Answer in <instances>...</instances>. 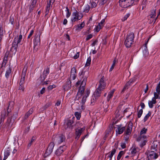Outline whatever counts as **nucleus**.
Here are the masks:
<instances>
[{"instance_id": "f257e3e1", "label": "nucleus", "mask_w": 160, "mask_h": 160, "mask_svg": "<svg viewBox=\"0 0 160 160\" xmlns=\"http://www.w3.org/2000/svg\"><path fill=\"white\" fill-rule=\"evenodd\" d=\"M106 86L103 79L102 78L98 83V87L94 92L91 100V102L92 103L96 101L97 98L100 96L101 92L105 89Z\"/></svg>"}, {"instance_id": "f03ea898", "label": "nucleus", "mask_w": 160, "mask_h": 160, "mask_svg": "<svg viewBox=\"0 0 160 160\" xmlns=\"http://www.w3.org/2000/svg\"><path fill=\"white\" fill-rule=\"evenodd\" d=\"M89 73L88 69L85 68L83 69L81 72L79 73L81 81L83 86L86 84L87 79L89 76Z\"/></svg>"}, {"instance_id": "7ed1b4c3", "label": "nucleus", "mask_w": 160, "mask_h": 160, "mask_svg": "<svg viewBox=\"0 0 160 160\" xmlns=\"http://www.w3.org/2000/svg\"><path fill=\"white\" fill-rule=\"evenodd\" d=\"M134 34L132 32L130 33L127 35L125 41V45L127 48L131 46L134 42Z\"/></svg>"}, {"instance_id": "20e7f679", "label": "nucleus", "mask_w": 160, "mask_h": 160, "mask_svg": "<svg viewBox=\"0 0 160 160\" xmlns=\"http://www.w3.org/2000/svg\"><path fill=\"white\" fill-rule=\"evenodd\" d=\"M65 137L62 134L57 135L55 136H53L52 142L55 144H60L65 140Z\"/></svg>"}, {"instance_id": "39448f33", "label": "nucleus", "mask_w": 160, "mask_h": 160, "mask_svg": "<svg viewBox=\"0 0 160 160\" xmlns=\"http://www.w3.org/2000/svg\"><path fill=\"white\" fill-rule=\"evenodd\" d=\"M72 16L71 21L72 22H74L80 20L83 17V14L75 10V11L72 13Z\"/></svg>"}, {"instance_id": "423d86ee", "label": "nucleus", "mask_w": 160, "mask_h": 160, "mask_svg": "<svg viewBox=\"0 0 160 160\" xmlns=\"http://www.w3.org/2000/svg\"><path fill=\"white\" fill-rule=\"evenodd\" d=\"M54 145V142H52L49 143L44 154L45 157L47 156L51 153L53 151Z\"/></svg>"}, {"instance_id": "0eeeda50", "label": "nucleus", "mask_w": 160, "mask_h": 160, "mask_svg": "<svg viewBox=\"0 0 160 160\" xmlns=\"http://www.w3.org/2000/svg\"><path fill=\"white\" fill-rule=\"evenodd\" d=\"M67 146L65 145H63L60 146L56 151L55 154L57 156H60L63 152L66 149Z\"/></svg>"}, {"instance_id": "6e6552de", "label": "nucleus", "mask_w": 160, "mask_h": 160, "mask_svg": "<svg viewBox=\"0 0 160 160\" xmlns=\"http://www.w3.org/2000/svg\"><path fill=\"white\" fill-rule=\"evenodd\" d=\"M49 73V68H47L46 69L43 71L42 74L41 75L40 78L41 81L42 82L45 80Z\"/></svg>"}, {"instance_id": "1a4fd4ad", "label": "nucleus", "mask_w": 160, "mask_h": 160, "mask_svg": "<svg viewBox=\"0 0 160 160\" xmlns=\"http://www.w3.org/2000/svg\"><path fill=\"white\" fill-rule=\"evenodd\" d=\"M27 71V67L25 66L22 71L19 84H23L24 83L25 78Z\"/></svg>"}, {"instance_id": "9d476101", "label": "nucleus", "mask_w": 160, "mask_h": 160, "mask_svg": "<svg viewBox=\"0 0 160 160\" xmlns=\"http://www.w3.org/2000/svg\"><path fill=\"white\" fill-rule=\"evenodd\" d=\"M116 129V132L117 134H119L122 133L125 129V127H122L121 125H117Z\"/></svg>"}, {"instance_id": "9b49d317", "label": "nucleus", "mask_w": 160, "mask_h": 160, "mask_svg": "<svg viewBox=\"0 0 160 160\" xmlns=\"http://www.w3.org/2000/svg\"><path fill=\"white\" fill-rule=\"evenodd\" d=\"M85 129V128H83L76 129L75 132L76 135V139L78 140L79 139L82 132Z\"/></svg>"}, {"instance_id": "f8f14e48", "label": "nucleus", "mask_w": 160, "mask_h": 160, "mask_svg": "<svg viewBox=\"0 0 160 160\" xmlns=\"http://www.w3.org/2000/svg\"><path fill=\"white\" fill-rule=\"evenodd\" d=\"M73 123L72 120H68L65 126V128L66 129H69V130H71L73 128V125H72Z\"/></svg>"}, {"instance_id": "ddd939ff", "label": "nucleus", "mask_w": 160, "mask_h": 160, "mask_svg": "<svg viewBox=\"0 0 160 160\" xmlns=\"http://www.w3.org/2000/svg\"><path fill=\"white\" fill-rule=\"evenodd\" d=\"M132 126V123L131 122H129L128 126L126 131L124 132L125 135H129L131 132Z\"/></svg>"}, {"instance_id": "4468645a", "label": "nucleus", "mask_w": 160, "mask_h": 160, "mask_svg": "<svg viewBox=\"0 0 160 160\" xmlns=\"http://www.w3.org/2000/svg\"><path fill=\"white\" fill-rule=\"evenodd\" d=\"M77 70L76 68L73 67L72 68L71 71V76L70 78L72 80H74L76 78V73Z\"/></svg>"}, {"instance_id": "2eb2a0df", "label": "nucleus", "mask_w": 160, "mask_h": 160, "mask_svg": "<svg viewBox=\"0 0 160 160\" xmlns=\"http://www.w3.org/2000/svg\"><path fill=\"white\" fill-rule=\"evenodd\" d=\"M34 44L35 47L39 45L40 43V36H35L34 38Z\"/></svg>"}, {"instance_id": "dca6fc26", "label": "nucleus", "mask_w": 160, "mask_h": 160, "mask_svg": "<svg viewBox=\"0 0 160 160\" xmlns=\"http://www.w3.org/2000/svg\"><path fill=\"white\" fill-rule=\"evenodd\" d=\"M84 26L85 23L84 22H83L80 24L75 26L74 28L76 31H80L84 27Z\"/></svg>"}, {"instance_id": "f3484780", "label": "nucleus", "mask_w": 160, "mask_h": 160, "mask_svg": "<svg viewBox=\"0 0 160 160\" xmlns=\"http://www.w3.org/2000/svg\"><path fill=\"white\" fill-rule=\"evenodd\" d=\"M18 47V44L16 42H13L12 44V46L10 49V51L15 54L17 51V48Z\"/></svg>"}, {"instance_id": "a211bd4d", "label": "nucleus", "mask_w": 160, "mask_h": 160, "mask_svg": "<svg viewBox=\"0 0 160 160\" xmlns=\"http://www.w3.org/2000/svg\"><path fill=\"white\" fill-rule=\"evenodd\" d=\"M119 3L120 6L123 8H125L128 7L126 0H119Z\"/></svg>"}, {"instance_id": "6ab92c4d", "label": "nucleus", "mask_w": 160, "mask_h": 160, "mask_svg": "<svg viewBox=\"0 0 160 160\" xmlns=\"http://www.w3.org/2000/svg\"><path fill=\"white\" fill-rule=\"evenodd\" d=\"M71 86V82L70 80L68 81L63 86L65 90H67L70 88Z\"/></svg>"}, {"instance_id": "aec40b11", "label": "nucleus", "mask_w": 160, "mask_h": 160, "mask_svg": "<svg viewBox=\"0 0 160 160\" xmlns=\"http://www.w3.org/2000/svg\"><path fill=\"white\" fill-rule=\"evenodd\" d=\"M14 122V119L10 118L8 119L6 123V125L8 127V128H10L12 126Z\"/></svg>"}, {"instance_id": "412c9836", "label": "nucleus", "mask_w": 160, "mask_h": 160, "mask_svg": "<svg viewBox=\"0 0 160 160\" xmlns=\"http://www.w3.org/2000/svg\"><path fill=\"white\" fill-rule=\"evenodd\" d=\"M139 150V149L138 148L134 146H133L130 150L131 153L132 155H134Z\"/></svg>"}, {"instance_id": "4be33fe9", "label": "nucleus", "mask_w": 160, "mask_h": 160, "mask_svg": "<svg viewBox=\"0 0 160 160\" xmlns=\"http://www.w3.org/2000/svg\"><path fill=\"white\" fill-rule=\"evenodd\" d=\"M115 90V89H113L112 90H111L109 92L108 95L107 97V101L109 102L110 99L112 98Z\"/></svg>"}, {"instance_id": "5701e85b", "label": "nucleus", "mask_w": 160, "mask_h": 160, "mask_svg": "<svg viewBox=\"0 0 160 160\" xmlns=\"http://www.w3.org/2000/svg\"><path fill=\"white\" fill-rule=\"evenodd\" d=\"M156 103V100L155 98H152V100L149 101L148 102V105L150 108H152L153 107V104Z\"/></svg>"}, {"instance_id": "b1692460", "label": "nucleus", "mask_w": 160, "mask_h": 160, "mask_svg": "<svg viewBox=\"0 0 160 160\" xmlns=\"http://www.w3.org/2000/svg\"><path fill=\"white\" fill-rule=\"evenodd\" d=\"M85 85L83 86L82 84V82H81V85L79 89L78 92V94L82 95V94L85 90Z\"/></svg>"}, {"instance_id": "393cba45", "label": "nucleus", "mask_w": 160, "mask_h": 160, "mask_svg": "<svg viewBox=\"0 0 160 160\" xmlns=\"http://www.w3.org/2000/svg\"><path fill=\"white\" fill-rule=\"evenodd\" d=\"M22 37V35L20 34L18 37H15L13 42H16V43L18 44L21 42Z\"/></svg>"}, {"instance_id": "a878e982", "label": "nucleus", "mask_w": 160, "mask_h": 160, "mask_svg": "<svg viewBox=\"0 0 160 160\" xmlns=\"http://www.w3.org/2000/svg\"><path fill=\"white\" fill-rule=\"evenodd\" d=\"M149 156L151 158L156 159L158 157V155L154 151H152L150 152Z\"/></svg>"}, {"instance_id": "bb28decb", "label": "nucleus", "mask_w": 160, "mask_h": 160, "mask_svg": "<svg viewBox=\"0 0 160 160\" xmlns=\"http://www.w3.org/2000/svg\"><path fill=\"white\" fill-rule=\"evenodd\" d=\"M33 112V109L32 108H31L27 112L24 116V120L26 119Z\"/></svg>"}, {"instance_id": "cd10ccee", "label": "nucleus", "mask_w": 160, "mask_h": 160, "mask_svg": "<svg viewBox=\"0 0 160 160\" xmlns=\"http://www.w3.org/2000/svg\"><path fill=\"white\" fill-rule=\"evenodd\" d=\"M143 53L145 57L148 56L149 54L146 45L144 47V49L143 50Z\"/></svg>"}, {"instance_id": "c85d7f7f", "label": "nucleus", "mask_w": 160, "mask_h": 160, "mask_svg": "<svg viewBox=\"0 0 160 160\" xmlns=\"http://www.w3.org/2000/svg\"><path fill=\"white\" fill-rule=\"evenodd\" d=\"M116 152V149H114L112 150L109 152L110 154L108 156V157L110 158L109 160H112V158L114 154Z\"/></svg>"}, {"instance_id": "c756f323", "label": "nucleus", "mask_w": 160, "mask_h": 160, "mask_svg": "<svg viewBox=\"0 0 160 160\" xmlns=\"http://www.w3.org/2000/svg\"><path fill=\"white\" fill-rule=\"evenodd\" d=\"M10 152L9 150H6L5 151L4 154V157L3 160H5L8 158V157L10 155Z\"/></svg>"}, {"instance_id": "7c9ffc66", "label": "nucleus", "mask_w": 160, "mask_h": 160, "mask_svg": "<svg viewBox=\"0 0 160 160\" xmlns=\"http://www.w3.org/2000/svg\"><path fill=\"white\" fill-rule=\"evenodd\" d=\"M118 62L117 60H116V58L113 61V63L112 65V66L111 68L110 69L109 71H111L114 68V66H115V64Z\"/></svg>"}, {"instance_id": "2f4dec72", "label": "nucleus", "mask_w": 160, "mask_h": 160, "mask_svg": "<svg viewBox=\"0 0 160 160\" xmlns=\"http://www.w3.org/2000/svg\"><path fill=\"white\" fill-rule=\"evenodd\" d=\"M90 6L88 4H87L85 6L83 12L85 13L88 12L90 10Z\"/></svg>"}, {"instance_id": "473e14b6", "label": "nucleus", "mask_w": 160, "mask_h": 160, "mask_svg": "<svg viewBox=\"0 0 160 160\" xmlns=\"http://www.w3.org/2000/svg\"><path fill=\"white\" fill-rule=\"evenodd\" d=\"M131 84H132L130 83V82H129V81L128 82L122 90V92H123L125 89H128L129 88V86H130Z\"/></svg>"}, {"instance_id": "72a5a7b5", "label": "nucleus", "mask_w": 160, "mask_h": 160, "mask_svg": "<svg viewBox=\"0 0 160 160\" xmlns=\"http://www.w3.org/2000/svg\"><path fill=\"white\" fill-rule=\"evenodd\" d=\"M146 138V136L145 135H140L137 138V141H143V139H145Z\"/></svg>"}, {"instance_id": "f704fd0d", "label": "nucleus", "mask_w": 160, "mask_h": 160, "mask_svg": "<svg viewBox=\"0 0 160 160\" xmlns=\"http://www.w3.org/2000/svg\"><path fill=\"white\" fill-rule=\"evenodd\" d=\"M147 129H146L145 128H143L141 130L140 134V135H144L143 134L146 133L147 131Z\"/></svg>"}, {"instance_id": "c9c22d12", "label": "nucleus", "mask_w": 160, "mask_h": 160, "mask_svg": "<svg viewBox=\"0 0 160 160\" xmlns=\"http://www.w3.org/2000/svg\"><path fill=\"white\" fill-rule=\"evenodd\" d=\"M66 16L67 18H68L71 15V12L69 11V10L68 8V7H66Z\"/></svg>"}, {"instance_id": "e433bc0d", "label": "nucleus", "mask_w": 160, "mask_h": 160, "mask_svg": "<svg viewBox=\"0 0 160 160\" xmlns=\"http://www.w3.org/2000/svg\"><path fill=\"white\" fill-rule=\"evenodd\" d=\"M151 113L149 111L148 113L144 117V118L143 119L144 122H145L147 120V119L151 115Z\"/></svg>"}, {"instance_id": "4c0bfd02", "label": "nucleus", "mask_w": 160, "mask_h": 160, "mask_svg": "<svg viewBox=\"0 0 160 160\" xmlns=\"http://www.w3.org/2000/svg\"><path fill=\"white\" fill-rule=\"evenodd\" d=\"M11 69L10 68H9L8 70H7L5 74V77L7 78H8L9 74L11 73Z\"/></svg>"}, {"instance_id": "58836bf2", "label": "nucleus", "mask_w": 160, "mask_h": 160, "mask_svg": "<svg viewBox=\"0 0 160 160\" xmlns=\"http://www.w3.org/2000/svg\"><path fill=\"white\" fill-rule=\"evenodd\" d=\"M128 7L132 5L134 2V0H126Z\"/></svg>"}, {"instance_id": "ea45409f", "label": "nucleus", "mask_w": 160, "mask_h": 160, "mask_svg": "<svg viewBox=\"0 0 160 160\" xmlns=\"http://www.w3.org/2000/svg\"><path fill=\"white\" fill-rule=\"evenodd\" d=\"M75 115L78 120H79L81 118V113L80 112H77L75 113Z\"/></svg>"}, {"instance_id": "a19ab883", "label": "nucleus", "mask_w": 160, "mask_h": 160, "mask_svg": "<svg viewBox=\"0 0 160 160\" xmlns=\"http://www.w3.org/2000/svg\"><path fill=\"white\" fill-rule=\"evenodd\" d=\"M91 62V58L90 57H89L87 59V62L86 63V64H85V66H88L89 65L90 63Z\"/></svg>"}, {"instance_id": "79ce46f5", "label": "nucleus", "mask_w": 160, "mask_h": 160, "mask_svg": "<svg viewBox=\"0 0 160 160\" xmlns=\"http://www.w3.org/2000/svg\"><path fill=\"white\" fill-rule=\"evenodd\" d=\"M6 63H7L6 62H5V61L2 62V66H1V68H0V69H2V71H1L2 72H3V70H4V69L5 68V66Z\"/></svg>"}, {"instance_id": "37998d69", "label": "nucleus", "mask_w": 160, "mask_h": 160, "mask_svg": "<svg viewBox=\"0 0 160 160\" xmlns=\"http://www.w3.org/2000/svg\"><path fill=\"white\" fill-rule=\"evenodd\" d=\"M124 154V152L123 151H121L120 152H119L118 157H117V159L118 160H119L120 159L121 156L122 155H123Z\"/></svg>"}, {"instance_id": "c03bdc74", "label": "nucleus", "mask_w": 160, "mask_h": 160, "mask_svg": "<svg viewBox=\"0 0 160 160\" xmlns=\"http://www.w3.org/2000/svg\"><path fill=\"white\" fill-rule=\"evenodd\" d=\"M143 113V110L142 109H140L138 112V117L140 118Z\"/></svg>"}, {"instance_id": "a18cd8bd", "label": "nucleus", "mask_w": 160, "mask_h": 160, "mask_svg": "<svg viewBox=\"0 0 160 160\" xmlns=\"http://www.w3.org/2000/svg\"><path fill=\"white\" fill-rule=\"evenodd\" d=\"M36 139V137H32L31 141L30 142L28 145V147H30L32 144L33 142Z\"/></svg>"}, {"instance_id": "49530a36", "label": "nucleus", "mask_w": 160, "mask_h": 160, "mask_svg": "<svg viewBox=\"0 0 160 160\" xmlns=\"http://www.w3.org/2000/svg\"><path fill=\"white\" fill-rule=\"evenodd\" d=\"M102 26H101L100 25H99V24L96 27V28H95L96 31L97 32H99L100 29L102 28Z\"/></svg>"}, {"instance_id": "de8ad7c7", "label": "nucleus", "mask_w": 160, "mask_h": 160, "mask_svg": "<svg viewBox=\"0 0 160 160\" xmlns=\"http://www.w3.org/2000/svg\"><path fill=\"white\" fill-rule=\"evenodd\" d=\"M156 91L160 94V82L157 86L156 88Z\"/></svg>"}, {"instance_id": "09e8293b", "label": "nucleus", "mask_w": 160, "mask_h": 160, "mask_svg": "<svg viewBox=\"0 0 160 160\" xmlns=\"http://www.w3.org/2000/svg\"><path fill=\"white\" fill-rule=\"evenodd\" d=\"M50 106H51V104L50 103H47L45 106L43 107V108L44 109H46Z\"/></svg>"}, {"instance_id": "8fccbe9b", "label": "nucleus", "mask_w": 160, "mask_h": 160, "mask_svg": "<svg viewBox=\"0 0 160 160\" xmlns=\"http://www.w3.org/2000/svg\"><path fill=\"white\" fill-rule=\"evenodd\" d=\"M90 3L92 8H94L97 6V4L94 2H91Z\"/></svg>"}, {"instance_id": "3c124183", "label": "nucleus", "mask_w": 160, "mask_h": 160, "mask_svg": "<svg viewBox=\"0 0 160 160\" xmlns=\"http://www.w3.org/2000/svg\"><path fill=\"white\" fill-rule=\"evenodd\" d=\"M87 98V96H84L82 98V105H83L85 103L86 101V99Z\"/></svg>"}, {"instance_id": "603ef678", "label": "nucleus", "mask_w": 160, "mask_h": 160, "mask_svg": "<svg viewBox=\"0 0 160 160\" xmlns=\"http://www.w3.org/2000/svg\"><path fill=\"white\" fill-rule=\"evenodd\" d=\"M24 89L25 88L23 84H19V90H22L23 91H24Z\"/></svg>"}, {"instance_id": "864d4df0", "label": "nucleus", "mask_w": 160, "mask_h": 160, "mask_svg": "<svg viewBox=\"0 0 160 160\" xmlns=\"http://www.w3.org/2000/svg\"><path fill=\"white\" fill-rule=\"evenodd\" d=\"M108 0H100V2L99 5H102L105 4L107 2Z\"/></svg>"}, {"instance_id": "5fc2aeb1", "label": "nucleus", "mask_w": 160, "mask_h": 160, "mask_svg": "<svg viewBox=\"0 0 160 160\" xmlns=\"http://www.w3.org/2000/svg\"><path fill=\"white\" fill-rule=\"evenodd\" d=\"M130 14L129 13L127 14L126 15L124 16L123 19H122L123 21H124L127 19L128 18Z\"/></svg>"}, {"instance_id": "6e6d98bb", "label": "nucleus", "mask_w": 160, "mask_h": 160, "mask_svg": "<svg viewBox=\"0 0 160 160\" xmlns=\"http://www.w3.org/2000/svg\"><path fill=\"white\" fill-rule=\"evenodd\" d=\"M92 37V35L91 34H89L87 36V37L86 38V41H88Z\"/></svg>"}, {"instance_id": "4d7b16f0", "label": "nucleus", "mask_w": 160, "mask_h": 160, "mask_svg": "<svg viewBox=\"0 0 160 160\" xmlns=\"http://www.w3.org/2000/svg\"><path fill=\"white\" fill-rule=\"evenodd\" d=\"M52 3V2H48L46 9L50 10V6Z\"/></svg>"}, {"instance_id": "13d9d810", "label": "nucleus", "mask_w": 160, "mask_h": 160, "mask_svg": "<svg viewBox=\"0 0 160 160\" xmlns=\"http://www.w3.org/2000/svg\"><path fill=\"white\" fill-rule=\"evenodd\" d=\"M143 142L140 144V147H142L146 144V140L143 139Z\"/></svg>"}, {"instance_id": "bf43d9fd", "label": "nucleus", "mask_w": 160, "mask_h": 160, "mask_svg": "<svg viewBox=\"0 0 160 160\" xmlns=\"http://www.w3.org/2000/svg\"><path fill=\"white\" fill-rule=\"evenodd\" d=\"M90 93V91L88 89H87L86 90V93L85 94V95L84 96H87V97L88 96L89 94Z\"/></svg>"}, {"instance_id": "052dcab7", "label": "nucleus", "mask_w": 160, "mask_h": 160, "mask_svg": "<svg viewBox=\"0 0 160 160\" xmlns=\"http://www.w3.org/2000/svg\"><path fill=\"white\" fill-rule=\"evenodd\" d=\"M79 56V52H77V53L73 56V58L74 59H76L78 58Z\"/></svg>"}, {"instance_id": "680f3d73", "label": "nucleus", "mask_w": 160, "mask_h": 160, "mask_svg": "<svg viewBox=\"0 0 160 160\" xmlns=\"http://www.w3.org/2000/svg\"><path fill=\"white\" fill-rule=\"evenodd\" d=\"M56 87V86L55 85H52L49 86L48 88L49 90H51L52 89L55 88Z\"/></svg>"}, {"instance_id": "e2e57ef3", "label": "nucleus", "mask_w": 160, "mask_h": 160, "mask_svg": "<svg viewBox=\"0 0 160 160\" xmlns=\"http://www.w3.org/2000/svg\"><path fill=\"white\" fill-rule=\"evenodd\" d=\"M105 22V19H102L100 23H99L98 24L100 25L101 26H102V27H103V24Z\"/></svg>"}, {"instance_id": "0e129e2a", "label": "nucleus", "mask_w": 160, "mask_h": 160, "mask_svg": "<svg viewBox=\"0 0 160 160\" xmlns=\"http://www.w3.org/2000/svg\"><path fill=\"white\" fill-rule=\"evenodd\" d=\"M33 30H31V31H30V33L29 35L28 36V38H30V37L32 36V35L33 33Z\"/></svg>"}, {"instance_id": "69168bd1", "label": "nucleus", "mask_w": 160, "mask_h": 160, "mask_svg": "<svg viewBox=\"0 0 160 160\" xmlns=\"http://www.w3.org/2000/svg\"><path fill=\"white\" fill-rule=\"evenodd\" d=\"M136 78H133L131 79L129 82H130V83L132 84L133 82L136 81Z\"/></svg>"}, {"instance_id": "338daca9", "label": "nucleus", "mask_w": 160, "mask_h": 160, "mask_svg": "<svg viewBox=\"0 0 160 160\" xmlns=\"http://www.w3.org/2000/svg\"><path fill=\"white\" fill-rule=\"evenodd\" d=\"M37 0H33L31 5L35 7V5H36V4L37 3Z\"/></svg>"}, {"instance_id": "774afa93", "label": "nucleus", "mask_w": 160, "mask_h": 160, "mask_svg": "<svg viewBox=\"0 0 160 160\" xmlns=\"http://www.w3.org/2000/svg\"><path fill=\"white\" fill-rule=\"evenodd\" d=\"M121 146L122 148H126V143L124 142H122L121 144Z\"/></svg>"}]
</instances>
